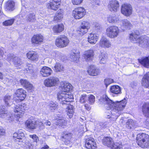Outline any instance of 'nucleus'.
<instances>
[{
    "label": "nucleus",
    "instance_id": "obj_23",
    "mask_svg": "<svg viewBox=\"0 0 149 149\" xmlns=\"http://www.w3.org/2000/svg\"><path fill=\"white\" fill-rule=\"evenodd\" d=\"M142 86L146 88H149V72L145 74L141 82Z\"/></svg>",
    "mask_w": 149,
    "mask_h": 149
},
{
    "label": "nucleus",
    "instance_id": "obj_31",
    "mask_svg": "<svg viewBox=\"0 0 149 149\" xmlns=\"http://www.w3.org/2000/svg\"><path fill=\"white\" fill-rule=\"evenodd\" d=\"M137 126L136 122L132 119H129L126 123V127L128 129H133Z\"/></svg>",
    "mask_w": 149,
    "mask_h": 149
},
{
    "label": "nucleus",
    "instance_id": "obj_49",
    "mask_svg": "<svg viewBox=\"0 0 149 149\" xmlns=\"http://www.w3.org/2000/svg\"><path fill=\"white\" fill-rule=\"evenodd\" d=\"M97 127L100 128H105L107 127V122H100L97 124Z\"/></svg>",
    "mask_w": 149,
    "mask_h": 149
},
{
    "label": "nucleus",
    "instance_id": "obj_53",
    "mask_svg": "<svg viewBox=\"0 0 149 149\" xmlns=\"http://www.w3.org/2000/svg\"><path fill=\"white\" fill-rule=\"evenodd\" d=\"M29 137L32 139V140L34 142H37L39 140L38 137L36 134L30 135H29Z\"/></svg>",
    "mask_w": 149,
    "mask_h": 149
},
{
    "label": "nucleus",
    "instance_id": "obj_55",
    "mask_svg": "<svg viewBox=\"0 0 149 149\" xmlns=\"http://www.w3.org/2000/svg\"><path fill=\"white\" fill-rule=\"evenodd\" d=\"M83 0H72V3L74 5H78L81 3Z\"/></svg>",
    "mask_w": 149,
    "mask_h": 149
},
{
    "label": "nucleus",
    "instance_id": "obj_6",
    "mask_svg": "<svg viewBox=\"0 0 149 149\" xmlns=\"http://www.w3.org/2000/svg\"><path fill=\"white\" fill-rule=\"evenodd\" d=\"M69 42L68 38L64 35L59 36L56 40V45L59 47L62 48L66 47Z\"/></svg>",
    "mask_w": 149,
    "mask_h": 149
},
{
    "label": "nucleus",
    "instance_id": "obj_52",
    "mask_svg": "<svg viewBox=\"0 0 149 149\" xmlns=\"http://www.w3.org/2000/svg\"><path fill=\"white\" fill-rule=\"evenodd\" d=\"M113 81V80L111 79H107L104 80V84L106 87H107L108 86L111 84Z\"/></svg>",
    "mask_w": 149,
    "mask_h": 149
},
{
    "label": "nucleus",
    "instance_id": "obj_29",
    "mask_svg": "<svg viewBox=\"0 0 149 149\" xmlns=\"http://www.w3.org/2000/svg\"><path fill=\"white\" fill-rule=\"evenodd\" d=\"M102 142L104 145L110 147L113 143V141L112 139L110 137H105L103 138Z\"/></svg>",
    "mask_w": 149,
    "mask_h": 149
},
{
    "label": "nucleus",
    "instance_id": "obj_36",
    "mask_svg": "<svg viewBox=\"0 0 149 149\" xmlns=\"http://www.w3.org/2000/svg\"><path fill=\"white\" fill-rule=\"evenodd\" d=\"M64 29V26L62 24L55 25L53 28L54 31L55 33H59L63 31Z\"/></svg>",
    "mask_w": 149,
    "mask_h": 149
},
{
    "label": "nucleus",
    "instance_id": "obj_13",
    "mask_svg": "<svg viewBox=\"0 0 149 149\" xmlns=\"http://www.w3.org/2000/svg\"><path fill=\"white\" fill-rule=\"evenodd\" d=\"M139 46L144 48L149 47V38L146 36L140 37Z\"/></svg>",
    "mask_w": 149,
    "mask_h": 149
},
{
    "label": "nucleus",
    "instance_id": "obj_38",
    "mask_svg": "<svg viewBox=\"0 0 149 149\" xmlns=\"http://www.w3.org/2000/svg\"><path fill=\"white\" fill-rule=\"evenodd\" d=\"M121 23L125 29H130L132 26V24L130 22L126 19L122 20Z\"/></svg>",
    "mask_w": 149,
    "mask_h": 149
},
{
    "label": "nucleus",
    "instance_id": "obj_11",
    "mask_svg": "<svg viewBox=\"0 0 149 149\" xmlns=\"http://www.w3.org/2000/svg\"><path fill=\"white\" fill-rule=\"evenodd\" d=\"M85 146L88 149H96V144L93 138L91 137L85 138Z\"/></svg>",
    "mask_w": 149,
    "mask_h": 149
},
{
    "label": "nucleus",
    "instance_id": "obj_37",
    "mask_svg": "<svg viewBox=\"0 0 149 149\" xmlns=\"http://www.w3.org/2000/svg\"><path fill=\"white\" fill-rule=\"evenodd\" d=\"M53 70L56 72H61L64 70V67L63 65L59 63H57L54 66Z\"/></svg>",
    "mask_w": 149,
    "mask_h": 149
},
{
    "label": "nucleus",
    "instance_id": "obj_3",
    "mask_svg": "<svg viewBox=\"0 0 149 149\" xmlns=\"http://www.w3.org/2000/svg\"><path fill=\"white\" fill-rule=\"evenodd\" d=\"M149 136L142 133L137 135V143L139 146L142 148H147L149 145Z\"/></svg>",
    "mask_w": 149,
    "mask_h": 149
},
{
    "label": "nucleus",
    "instance_id": "obj_10",
    "mask_svg": "<svg viewBox=\"0 0 149 149\" xmlns=\"http://www.w3.org/2000/svg\"><path fill=\"white\" fill-rule=\"evenodd\" d=\"M13 137L17 138L15 139L16 144L19 145H23V141H24L25 137L24 134L22 131L19 130L17 132L14 133Z\"/></svg>",
    "mask_w": 149,
    "mask_h": 149
},
{
    "label": "nucleus",
    "instance_id": "obj_20",
    "mask_svg": "<svg viewBox=\"0 0 149 149\" xmlns=\"http://www.w3.org/2000/svg\"><path fill=\"white\" fill-rule=\"evenodd\" d=\"M40 73L44 77H48L51 74L52 71L51 69L47 67H43L40 70Z\"/></svg>",
    "mask_w": 149,
    "mask_h": 149
},
{
    "label": "nucleus",
    "instance_id": "obj_43",
    "mask_svg": "<svg viewBox=\"0 0 149 149\" xmlns=\"http://www.w3.org/2000/svg\"><path fill=\"white\" fill-rule=\"evenodd\" d=\"M13 61L14 65L16 67L19 66L22 64L23 62L22 59L20 58L17 57H14Z\"/></svg>",
    "mask_w": 149,
    "mask_h": 149
},
{
    "label": "nucleus",
    "instance_id": "obj_64",
    "mask_svg": "<svg viewBox=\"0 0 149 149\" xmlns=\"http://www.w3.org/2000/svg\"><path fill=\"white\" fill-rule=\"evenodd\" d=\"M145 125L146 126V127L148 128H149V122L147 120L145 121Z\"/></svg>",
    "mask_w": 149,
    "mask_h": 149
},
{
    "label": "nucleus",
    "instance_id": "obj_59",
    "mask_svg": "<svg viewBox=\"0 0 149 149\" xmlns=\"http://www.w3.org/2000/svg\"><path fill=\"white\" fill-rule=\"evenodd\" d=\"M33 68L32 66L31 65H28L26 68L25 69L26 71L24 70L26 72H28V70H27V69H28V70H30V72H31L32 70V68Z\"/></svg>",
    "mask_w": 149,
    "mask_h": 149
},
{
    "label": "nucleus",
    "instance_id": "obj_33",
    "mask_svg": "<svg viewBox=\"0 0 149 149\" xmlns=\"http://www.w3.org/2000/svg\"><path fill=\"white\" fill-rule=\"evenodd\" d=\"M63 10L61 9L58 10L54 17V20L57 22L60 21L63 18Z\"/></svg>",
    "mask_w": 149,
    "mask_h": 149
},
{
    "label": "nucleus",
    "instance_id": "obj_2",
    "mask_svg": "<svg viewBox=\"0 0 149 149\" xmlns=\"http://www.w3.org/2000/svg\"><path fill=\"white\" fill-rule=\"evenodd\" d=\"M102 102L107 109H111L112 112L114 111L116 113L124 109L127 103L126 100L125 98L121 101H116L114 102L106 96L103 98Z\"/></svg>",
    "mask_w": 149,
    "mask_h": 149
},
{
    "label": "nucleus",
    "instance_id": "obj_24",
    "mask_svg": "<svg viewBox=\"0 0 149 149\" xmlns=\"http://www.w3.org/2000/svg\"><path fill=\"white\" fill-rule=\"evenodd\" d=\"M64 135L61 137V139L65 144H69L70 143V140L72 137V134L70 133L67 134L66 132H64Z\"/></svg>",
    "mask_w": 149,
    "mask_h": 149
},
{
    "label": "nucleus",
    "instance_id": "obj_57",
    "mask_svg": "<svg viewBox=\"0 0 149 149\" xmlns=\"http://www.w3.org/2000/svg\"><path fill=\"white\" fill-rule=\"evenodd\" d=\"M58 124L59 125H63L65 123V120L63 119H61L58 120Z\"/></svg>",
    "mask_w": 149,
    "mask_h": 149
},
{
    "label": "nucleus",
    "instance_id": "obj_27",
    "mask_svg": "<svg viewBox=\"0 0 149 149\" xmlns=\"http://www.w3.org/2000/svg\"><path fill=\"white\" fill-rule=\"evenodd\" d=\"M15 3L11 0L8 1L6 3L5 8L9 11H12L15 9Z\"/></svg>",
    "mask_w": 149,
    "mask_h": 149
},
{
    "label": "nucleus",
    "instance_id": "obj_41",
    "mask_svg": "<svg viewBox=\"0 0 149 149\" xmlns=\"http://www.w3.org/2000/svg\"><path fill=\"white\" fill-rule=\"evenodd\" d=\"M4 100L7 106L10 107L12 104V100L10 96L6 95L4 97Z\"/></svg>",
    "mask_w": 149,
    "mask_h": 149
},
{
    "label": "nucleus",
    "instance_id": "obj_40",
    "mask_svg": "<svg viewBox=\"0 0 149 149\" xmlns=\"http://www.w3.org/2000/svg\"><path fill=\"white\" fill-rule=\"evenodd\" d=\"M26 19L28 22H33L35 20V14L34 13L28 14L26 16Z\"/></svg>",
    "mask_w": 149,
    "mask_h": 149
},
{
    "label": "nucleus",
    "instance_id": "obj_56",
    "mask_svg": "<svg viewBox=\"0 0 149 149\" xmlns=\"http://www.w3.org/2000/svg\"><path fill=\"white\" fill-rule=\"evenodd\" d=\"M13 55L12 54H9L8 56V57L7 58V60L8 61H13Z\"/></svg>",
    "mask_w": 149,
    "mask_h": 149
},
{
    "label": "nucleus",
    "instance_id": "obj_54",
    "mask_svg": "<svg viewBox=\"0 0 149 149\" xmlns=\"http://www.w3.org/2000/svg\"><path fill=\"white\" fill-rule=\"evenodd\" d=\"M27 80L24 79H21L20 81V83L23 86L25 87L26 84L29 83Z\"/></svg>",
    "mask_w": 149,
    "mask_h": 149
},
{
    "label": "nucleus",
    "instance_id": "obj_62",
    "mask_svg": "<svg viewBox=\"0 0 149 149\" xmlns=\"http://www.w3.org/2000/svg\"><path fill=\"white\" fill-rule=\"evenodd\" d=\"M92 1L93 3L95 5H99L100 4V2L99 0H92Z\"/></svg>",
    "mask_w": 149,
    "mask_h": 149
},
{
    "label": "nucleus",
    "instance_id": "obj_19",
    "mask_svg": "<svg viewBox=\"0 0 149 149\" xmlns=\"http://www.w3.org/2000/svg\"><path fill=\"white\" fill-rule=\"evenodd\" d=\"M0 118H5L8 120L11 118V116L9 115L7 110L5 108V106H2L0 108Z\"/></svg>",
    "mask_w": 149,
    "mask_h": 149
},
{
    "label": "nucleus",
    "instance_id": "obj_26",
    "mask_svg": "<svg viewBox=\"0 0 149 149\" xmlns=\"http://www.w3.org/2000/svg\"><path fill=\"white\" fill-rule=\"evenodd\" d=\"M94 52L92 50H90L86 51L83 55L85 60L88 61L91 60L93 57Z\"/></svg>",
    "mask_w": 149,
    "mask_h": 149
},
{
    "label": "nucleus",
    "instance_id": "obj_34",
    "mask_svg": "<svg viewBox=\"0 0 149 149\" xmlns=\"http://www.w3.org/2000/svg\"><path fill=\"white\" fill-rule=\"evenodd\" d=\"M110 91L111 92L116 94H120L121 93L120 87L117 85H114L111 86Z\"/></svg>",
    "mask_w": 149,
    "mask_h": 149
},
{
    "label": "nucleus",
    "instance_id": "obj_7",
    "mask_svg": "<svg viewBox=\"0 0 149 149\" xmlns=\"http://www.w3.org/2000/svg\"><path fill=\"white\" fill-rule=\"evenodd\" d=\"M85 9L82 7H80L75 8L72 12L73 17L76 19L82 18L85 15Z\"/></svg>",
    "mask_w": 149,
    "mask_h": 149
},
{
    "label": "nucleus",
    "instance_id": "obj_16",
    "mask_svg": "<svg viewBox=\"0 0 149 149\" xmlns=\"http://www.w3.org/2000/svg\"><path fill=\"white\" fill-rule=\"evenodd\" d=\"M139 33L137 31L130 34V39L131 41L134 43H138L139 44L140 38L139 37Z\"/></svg>",
    "mask_w": 149,
    "mask_h": 149
},
{
    "label": "nucleus",
    "instance_id": "obj_22",
    "mask_svg": "<svg viewBox=\"0 0 149 149\" xmlns=\"http://www.w3.org/2000/svg\"><path fill=\"white\" fill-rule=\"evenodd\" d=\"M100 45L102 47L108 48L111 47V44L110 41L105 38H102L100 42Z\"/></svg>",
    "mask_w": 149,
    "mask_h": 149
},
{
    "label": "nucleus",
    "instance_id": "obj_12",
    "mask_svg": "<svg viewBox=\"0 0 149 149\" xmlns=\"http://www.w3.org/2000/svg\"><path fill=\"white\" fill-rule=\"evenodd\" d=\"M121 12L125 16H129L132 13L131 6L129 4H124L122 6Z\"/></svg>",
    "mask_w": 149,
    "mask_h": 149
},
{
    "label": "nucleus",
    "instance_id": "obj_17",
    "mask_svg": "<svg viewBox=\"0 0 149 149\" xmlns=\"http://www.w3.org/2000/svg\"><path fill=\"white\" fill-rule=\"evenodd\" d=\"M119 7L118 2L116 0H111L109 2L108 8L110 10L112 11H116Z\"/></svg>",
    "mask_w": 149,
    "mask_h": 149
},
{
    "label": "nucleus",
    "instance_id": "obj_28",
    "mask_svg": "<svg viewBox=\"0 0 149 149\" xmlns=\"http://www.w3.org/2000/svg\"><path fill=\"white\" fill-rule=\"evenodd\" d=\"M88 42L91 44H95L98 39V37L95 34L90 33L88 36Z\"/></svg>",
    "mask_w": 149,
    "mask_h": 149
},
{
    "label": "nucleus",
    "instance_id": "obj_30",
    "mask_svg": "<svg viewBox=\"0 0 149 149\" xmlns=\"http://www.w3.org/2000/svg\"><path fill=\"white\" fill-rule=\"evenodd\" d=\"M139 63L145 67L149 68V59L148 57L141 58L139 59Z\"/></svg>",
    "mask_w": 149,
    "mask_h": 149
},
{
    "label": "nucleus",
    "instance_id": "obj_5",
    "mask_svg": "<svg viewBox=\"0 0 149 149\" xmlns=\"http://www.w3.org/2000/svg\"><path fill=\"white\" fill-rule=\"evenodd\" d=\"M119 33V29L118 27L115 26H110L106 30L107 35L111 38H114L117 37Z\"/></svg>",
    "mask_w": 149,
    "mask_h": 149
},
{
    "label": "nucleus",
    "instance_id": "obj_48",
    "mask_svg": "<svg viewBox=\"0 0 149 149\" xmlns=\"http://www.w3.org/2000/svg\"><path fill=\"white\" fill-rule=\"evenodd\" d=\"M88 100L90 104H93L95 102V97L93 95H90L88 97Z\"/></svg>",
    "mask_w": 149,
    "mask_h": 149
},
{
    "label": "nucleus",
    "instance_id": "obj_46",
    "mask_svg": "<svg viewBox=\"0 0 149 149\" xmlns=\"http://www.w3.org/2000/svg\"><path fill=\"white\" fill-rule=\"evenodd\" d=\"M57 106L56 103H54L52 102H50L49 105V109L52 112L54 111L56 108Z\"/></svg>",
    "mask_w": 149,
    "mask_h": 149
},
{
    "label": "nucleus",
    "instance_id": "obj_63",
    "mask_svg": "<svg viewBox=\"0 0 149 149\" xmlns=\"http://www.w3.org/2000/svg\"><path fill=\"white\" fill-rule=\"evenodd\" d=\"M84 107H85V109L87 110H89L91 108L90 106H89L88 104H85L84 105Z\"/></svg>",
    "mask_w": 149,
    "mask_h": 149
},
{
    "label": "nucleus",
    "instance_id": "obj_60",
    "mask_svg": "<svg viewBox=\"0 0 149 149\" xmlns=\"http://www.w3.org/2000/svg\"><path fill=\"white\" fill-rule=\"evenodd\" d=\"M5 131L4 129L0 127V136L3 135L5 134Z\"/></svg>",
    "mask_w": 149,
    "mask_h": 149
},
{
    "label": "nucleus",
    "instance_id": "obj_1",
    "mask_svg": "<svg viewBox=\"0 0 149 149\" xmlns=\"http://www.w3.org/2000/svg\"><path fill=\"white\" fill-rule=\"evenodd\" d=\"M72 88L73 87L71 84L65 83L63 85L61 86V91L62 92L67 93H61L57 94V98L60 103L62 105H68L66 108V112L70 118H72L74 112V107L70 104V102L72 101L73 99V95L68 92L71 91Z\"/></svg>",
    "mask_w": 149,
    "mask_h": 149
},
{
    "label": "nucleus",
    "instance_id": "obj_14",
    "mask_svg": "<svg viewBox=\"0 0 149 149\" xmlns=\"http://www.w3.org/2000/svg\"><path fill=\"white\" fill-rule=\"evenodd\" d=\"M14 111L15 113H19L22 114L28 109V106L25 103H22L20 105H16L14 107Z\"/></svg>",
    "mask_w": 149,
    "mask_h": 149
},
{
    "label": "nucleus",
    "instance_id": "obj_18",
    "mask_svg": "<svg viewBox=\"0 0 149 149\" xmlns=\"http://www.w3.org/2000/svg\"><path fill=\"white\" fill-rule=\"evenodd\" d=\"M43 37L40 34L34 35L31 39V42L32 44H38L43 41Z\"/></svg>",
    "mask_w": 149,
    "mask_h": 149
},
{
    "label": "nucleus",
    "instance_id": "obj_4",
    "mask_svg": "<svg viewBox=\"0 0 149 149\" xmlns=\"http://www.w3.org/2000/svg\"><path fill=\"white\" fill-rule=\"evenodd\" d=\"M26 91L22 88L18 89L15 93L13 100L17 103L23 100L26 96Z\"/></svg>",
    "mask_w": 149,
    "mask_h": 149
},
{
    "label": "nucleus",
    "instance_id": "obj_35",
    "mask_svg": "<svg viewBox=\"0 0 149 149\" xmlns=\"http://www.w3.org/2000/svg\"><path fill=\"white\" fill-rule=\"evenodd\" d=\"M60 4L56 2H51L48 3L47 5V7L48 9H51L54 10H56L59 7Z\"/></svg>",
    "mask_w": 149,
    "mask_h": 149
},
{
    "label": "nucleus",
    "instance_id": "obj_42",
    "mask_svg": "<svg viewBox=\"0 0 149 149\" xmlns=\"http://www.w3.org/2000/svg\"><path fill=\"white\" fill-rule=\"evenodd\" d=\"M118 20V18L115 16L110 15L107 18V21L110 23H116Z\"/></svg>",
    "mask_w": 149,
    "mask_h": 149
},
{
    "label": "nucleus",
    "instance_id": "obj_8",
    "mask_svg": "<svg viewBox=\"0 0 149 149\" xmlns=\"http://www.w3.org/2000/svg\"><path fill=\"white\" fill-rule=\"evenodd\" d=\"M58 82L59 79L57 78L52 77L45 80L44 84L47 87H53L56 85Z\"/></svg>",
    "mask_w": 149,
    "mask_h": 149
},
{
    "label": "nucleus",
    "instance_id": "obj_9",
    "mask_svg": "<svg viewBox=\"0 0 149 149\" xmlns=\"http://www.w3.org/2000/svg\"><path fill=\"white\" fill-rule=\"evenodd\" d=\"M90 25L89 22L87 21H84L81 23L80 26L78 29V31L82 34H84L88 32Z\"/></svg>",
    "mask_w": 149,
    "mask_h": 149
},
{
    "label": "nucleus",
    "instance_id": "obj_45",
    "mask_svg": "<svg viewBox=\"0 0 149 149\" xmlns=\"http://www.w3.org/2000/svg\"><path fill=\"white\" fill-rule=\"evenodd\" d=\"M15 21L14 19H10L5 21L3 23V25L5 26H8L12 25Z\"/></svg>",
    "mask_w": 149,
    "mask_h": 149
},
{
    "label": "nucleus",
    "instance_id": "obj_58",
    "mask_svg": "<svg viewBox=\"0 0 149 149\" xmlns=\"http://www.w3.org/2000/svg\"><path fill=\"white\" fill-rule=\"evenodd\" d=\"M26 149H33V146L31 143H28L26 145Z\"/></svg>",
    "mask_w": 149,
    "mask_h": 149
},
{
    "label": "nucleus",
    "instance_id": "obj_50",
    "mask_svg": "<svg viewBox=\"0 0 149 149\" xmlns=\"http://www.w3.org/2000/svg\"><path fill=\"white\" fill-rule=\"evenodd\" d=\"M87 99L88 97L86 95H82L80 97V101L81 103H83L85 102L87 100Z\"/></svg>",
    "mask_w": 149,
    "mask_h": 149
},
{
    "label": "nucleus",
    "instance_id": "obj_51",
    "mask_svg": "<svg viewBox=\"0 0 149 149\" xmlns=\"http://www.w3.org/2000/svg\"><path fill=\"white\" fill-rule=\"evenodd\" d=\"M25 87L29 91H31L33 89L34 87L33 85L30 82H29L26 85Z\"/></svg>",
    "mask_w": 149,
    "mask_h": 149
},
{
    "label": "nucleus",
    "instance_id": "obj_25",
    "mask_svg": "<svg viewBox=\"0 0 149 149\" xmlns=\"http://www.w3.org/2000/svg\"><path fill=\"white\" fill-rule=\"evenodd\" d=\"M142 111L143 115L149 118V103H145L142 107Z\"/></svg>",
    "mask_w": 149,
    "mask_h": 149
},
{
    "label": "nucleus",
    "instance_id": "obj_21",
    "mask_svg": "<svg viewBox=\"0 0 149 149\" xmlns=\"http://www.w3.org/2000/svg\"><path fill=\"white\" fill-rule=\"evenodd\" d=\"M88 72L91 76H95L100 74V71L99 69L97 68L95 66L91 65L88 68Z\"/></svg>",
    "mask_w": 149,
    "mask_h": 149
},
{
    "label": "nucleus",
    "instance_id": "obj_39",
    "mask_svg": "<svg viewBox=\"0 0 149 149\" xmlns=\"http://www.w3.org/2000/svg\"><path fill=\"white\" fill-rule=\"evenodd\" d=\"M108 57L107 54L105 53H102L100 55L99 59L100 63L101 64H104L106 62Z\"/></svg>",
    "mask_w": 149,
    "mask_h": 149
},
{
    "label": "nucleus",
    "instance_id": "obj_44",
    "mask_svg": "<svg viewBox=\"0 0 149 149\" xmlns=\"http://www.w3.org/2000/svg\"><path fill=\"white\" fill-rule=\"evenodd\" d=\"M70 58L71 61H76L79 60V54L77 53L72 52L71 53Z\"/></svg>",
    "mask_w": 149,
    "mask_h": 149
},
{
    "label": "nucleus",
    "instance_id": "obj_15",
    "mask_svg": "<svg viewBox=\"0 0 149 149\" xmlns=\"http://www.w3.org/2000/svg\"><path fill=\"white\" fill-rule=\"evenodd\" d=\"M25 125L28 128L31 130L36 128V121L33 117H31L27 120L25 122Z\"/></svg>",
    "mask_w": 149,
    "mask_h": 149
},
{
    "label": "nucleus",
    "instance_id": "obj_32",
    "mask_svg": "<svg viewBox=\"0 0 149 149\" xmlns=\"http://www.w3.org/2000/svg\"><path fill=\"white\" fill-rule=\"evenodd\" d=\"M26 55L28 59L31 60L36 61L38 59V56L34 52H30L27 53Z\"/></svg>",
    "mask_w": 149,
    "mask_h": 149
},
{
    "label": "nucleus",
    "instance_id": "obj_61",
    "mask_svg": "<svg viewBox=\"0 0 149 149\" xmlns=\"http://www.w3.org/2000/svg\"><path fill=\"white\" fill-rule=\"evenodd\" d=\"M4 50V48L2 47H0V56H3Z\"/></svg>",
    "mask_w": 149,
    "mask_h": 149
},
{
    "label": "nucleus",
    "instance_id": "obj_47",
    "mask_svg": "<svg viewBox=\"0 0 149 149\" xmlns=\"http://www.w3.org/2000/svg\"><path fill=\"white\" fill-rule=\"evenodd\" d=\"M110 147L112 149H120L121 146L117 143H114L113 142Z\"/></svg>",
    "mask_w": 149,
    "mask_h": 149
}]
</instances>
